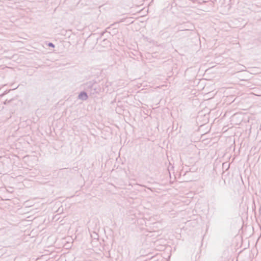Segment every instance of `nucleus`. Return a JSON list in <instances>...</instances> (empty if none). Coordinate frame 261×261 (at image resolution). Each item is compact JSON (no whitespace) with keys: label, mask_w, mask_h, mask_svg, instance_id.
Returning <instances> with one entry per match:
<instances>
[{"label":"nucleus","mask_w":261,"mask_h":261,"mask_svg":"<svg viewBox=\"0 0 261 261\" xmlns=\"http://www.w3.org/2000/svg\"><path fill=\"white\" fill-rule=\"evenodd\" d=\"M92 87L94 88V90H96V87L95 86V85H92Z\"/></svg>","instance_id":"obj_4"},{"label":"nucleus","mask_w":261,"mask_h":261,"mask_svg":"<svg viewBox=\"0 0 261 261\" xmlns=\"http://www.w3.org/2000/svg\"><path fill=\"white\" fill-rule=\"evenodd\" d=\"M48 46L50 47H54L55 46L54 44L52 43H49Z\"/></svg>","instance_id":"obj_3"},{"label":"nucleus","mask_w":261,"mask_h":261,"mask_svg":"<svg viewBox=\"0 0 261 261\" xmlns=\"http://www.w3.org/2000/svg\"><path fill=\"white\" fill-rule=\"evenodd\" d=\"M78 98L80 99L85 100L88 98V95L86 92L83 91L81 92L78 96Z\"/></svg>","instance_id":"obj_1"},{"label":"nucleus","mask_w":261,"mask_h":261,"mask_svg":"<svg viewBox=\"0 0 261 261\" xmlns=\"http://www.w3.org/2000/svg\"><path fill=\"white\" fill-rule=\"evenodd\" d=\"M103 41H104V42H105V41H107V42H109L108 41H107V40H103Z\"/></svg>","instance_id":"obj_5"},{"label":"nucleus","mask_w":261,"mask_h":261,"mask_svg":"<svg viewBox=\"0 0 261 261\" xmlns=\"http://www.w3.org/2000/svg\"><path fill=\"white\" fill-rule=\"evenodd\" d=\"M194 26L191 25V27H189V29L182 28V29L180 30V31H193L194 30Z\"/></svg>","instance_id":"obj_2"}]
</instances>
